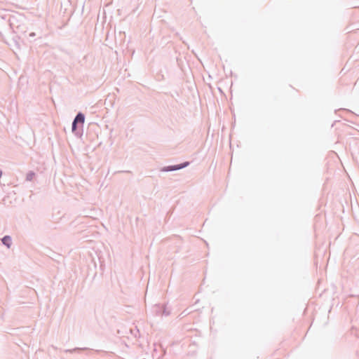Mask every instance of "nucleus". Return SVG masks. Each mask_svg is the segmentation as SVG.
Listing matches in <instances>:
<instances>
[{"label":"nucleus","mask_w":359,"mask_h":359,"mask_svg":"<svg viewBox=\"0 0 359 359\" xmlns=\"http://www.w3.org/2000/svg\"><path fill=\"white\" fill-rule=\"evenodd\" d=\"M188 165H189V162H185L184 163L179 164L177 165H170V166L165 167L163 169V171L168 172V171L177 170H180V169L187 167Z\"/></svg>","instance_id":"1"},{"label":"nucleus","mask_w":359,"mask_h":359,"mask_svg":"<svg viewBox=\"0 0 359 359\" xmlns=\"http://www.w3.org/2000/svg\"><path fill=\"white\" fill-rule=\"evenodd\" d=\"M74 121L76 123L83 124L85 121V116L82 113L79 112L77 114Z\"/></svg>","instance_id":"2"},{"label":"nucleus","mask_w":359,"mask_h":359,"mask_svg":"<svg viewBox=\"0 0 359 359\" xmlns=\"http://www.w3.org/2000/svg\"><path fill=\"white\" fill-rule=\"evenodd\" d=\"M1 241L4 245H6L8 248L11 247V238L9 236H5Z\"/></svg>","instance_id":"3"},{"label":"nucleus","mask_w":359,"mask_h":359,"mask_svg":"<svg viewBox=\"0 0 359 359\" xmlns=\"http://www.w3.org/2000/svg\"><path fill=\"white\" fill-rule=\"evenodd\" d=\"M35 177V173L33 171H29L26 175L27 181H32Z\"/></svg>","instance_id":"4"},{"label":"nucleus","mask_w":359,"mask_h":359,"mask_svg":"<svg viewBox=\"0 0 359 359\" xmlns=\"http://www.w3.org/2000/svg\"><path fill=\"white\" fill-rule=\"evenodd\" d=\"M77 123L76 122H75L74 121H73V123H72V131L74 132V130H76V127H77Z\"/></svg>","instance_id":"5"},{"label":"nucleus","mask_w":359,"mask_h":359,"mask_svg":"<svg viewBox=\"0 0 359 359\" xmlns=\"http://www.w3.org/2000/svg\"><path fill=\"white\" fill-rule=\"evenodd\" d=\"M79 350H81V348H74V349H68V350H66L65 352H74L76 351H79Z\"/></svg>","instance_id":"6"},{"label":"nucleus","mask_w":359,"mask_h":359,"mask_svg":"<svg viewBox=\"0 0 359 359\" xmlns=\"http://www.w3.org/2000/svg\"><path fill=\"white\" fill-rule=\"evenodd\" d=\"M29 35H30L31 36H34V33H32V34H30Z\"/></svg>","instance_id":"7"}]
</instances>
